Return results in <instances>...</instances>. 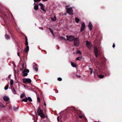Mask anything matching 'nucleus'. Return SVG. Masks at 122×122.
<instances>
[{"mask_svg":"<svg viewBox=\"0 0 122 122\" xmlns=\"http://www.w3.org/2000/svg\"><path fill=\"white\" fill-rule=\"evenodd\" d=\"M37 112L38 115L40 116L41 118H44L46 117V116L43 113V111L41 109L40 107H39L38 108Z\"/></svg>","mask_w":122,"mask_h":122,"instance_id":"obj_1","label":"nucleus"},{"mask_svg":"<svg viewBox=\"0 0 122 122\" xmlns=\"http://www.w3.org/2000/svg\"><path fill=\"white\" fill-rule=\"evenodd\" d=\"M69 6V5H67L66 6V9L67 10L66 12L71 15H73V10L72 8L71 7L68 8V7Z\"/></svg>","mask_w":122,"mask_h":122,"instance_id":"obj_2","label":"nucleus"},{"mask_svg":"<svg viewBox=\"0 0 122 122\" xmlns=\"http://www.w3.org/2000/svg\"><path fill=\"white\" fill-rule=\"evenodd\" d=\"M86 47L88 48L89 50H92V45L91 42L88 41H86Z\"/></svg>","mask_w":122,"mask_h":122,"instance_id":"obj_3","label":"nucleus"},{"mask_svg":"<svg viewBox=\"0 0 122 122\" xmlns=\"http://www.w3.org/2000/svg\"><path fill=\"white\" fill-rule=\"evenodd\" d=\"M66 37H67V40L70 41H73L75 38L74 36L72 35H66Z\"/></svg>","mask_w":122,"mask_h":122,"instance_id":"obj_4","label":"nucleus"},{"mask_svg":"<svg viewBox=\"0 0 122 122\" xmlns=\"http://www.w3.org/2000/svg\"><path fill=\"white\" fill-rule=\"evenodd\" d=\"M73 41L74 46H78L79 44V39L77 38H75Z\"/></svg>","mask_w":122,"mask_h":122,"instance_id":"obj_5","label":"nucleus"},{"mask_svg":"<svg viewBox=\"0 0 122 122\" xmlns=\"http://www.w3.org/2000/svg\"><path fill=\"white\" fill-rule=\"evenodd\" d=\"M94 49V53L95 54V55L96 57L97 58L98 57V55L99 53L97 46H95Z\"/></svg>","mask_w":122,"mask_h":122,"instance_id":"obj_6","label":"nucleus"},{"mask_svg":"<svg viewBox=\"0 0 122 122\" xmlns=\"http://www.w3.org/2000/svg\"><path fill=\"white\" fill-rule=\"evenodd\" d=\"M29 72V70L28 69H25L22 71V73L23 74H22V75L24 76H26L28 74L27 73H28Z\"/></svg>","mask_w":122,"mask_h":122,"instance_id":"obj_7","label":"nucleus"},{"mask_svg":"<svg viewBox=\"0 0 122 122\" xmlns=\"http://www.w3.org/2000/svg\"><path fill=\"white\" fill-rule=\"evenodd\" d=\"M2 16L4 20V22L5 23L7 21V16L6 14L5 13V14H2Z\"/></svg>","mask_w":122,"mask_h":122,"instance_id":"obj_8","label":"nucleus"},{"mask_svg":"<svg viewBox=\"0 0 122 122\" xmlns=\"http://www.w3.org/2000/svg\"><path fill=\"white\" fill-rule=\"evenodd\" d=\"M23 82L24 83H30L31 82V81L29 78H26L25 79H22Z\"/></svg>","mask_w":122,"mask_h":122,"instance_id":"obj_9","label":"nucleus"},{"mask_svg":"<svg viewBox=\"0 0 122 122\" xmlns=\"http://www.w3.org/2000/svg\"><path fill=\"white\" fill-rule=\"evenodd\" d=\"M85 27V25L84 23H83L81 25V27L80 31L82 32L84 30Z\"/></svg>","mask_w":122,"mask_h":122,"instance_id":"obj_10","label":"nucleus"},{"mask_svg":"<svg viewBox=\"0 0 122 122\" xmlns=\"http://www.w3.org/2000/svg\"><path fill=\"white\" fill-rule=\"evenodd\" d=\"M39 5L41 7V9L44 11H46V10H45L44 9V5H43L42 3H40L39 4Z\"/></svg>","mask_w":122,"mask_h":122,"instance_id":"obj_11","label":"nucleus"},{"mask_svg":"<svg viewBox=\"0 0 122 122\" xmlns=\"http://www.w3.org/2000/svg\"><path fill=\"white\" fill-rule=\"evenodd\" d=\"M88 27H89V30L90 31H91L92 30L93 28V26L91 22H90L89 23V25L88 26Z\"/></svg>","mask_w":122,"mask_h":122,"instance_id":"obj_12","label":"nucleus"},{"mask_svg":"<svg viewBox=\"0 0 122 122\" xmlns=\"http://www.w3.org/2000/svg\"><path fill=\"white\" fill-rule=\"evenodd\" d=\"M4 100L6 101H8L9 100V98L7 96H4L3 97Z\"/></svg>","mask_w":122,"mask_h":122,"instance_id":"obj_13","label":"nucleus"},{"mask_svg":"<svg viewBox=\"0 0 122 122\" xmlns=\"http://www.w3.org/2000/svg\"><path fill=\"white\" fill-rule=\"evenodd\" d=\"M69 109L70 110H71L72 112H75L76 111V109L74 107H70L69 108Z\"/></svg>","mask_w":122,"mask_h":122,"instance_id":"obj_14","label":"nucleus"},{"mask_svg":"<svg viewBox=\"0 0 122 122\" xmlns=\"http://www.w3.org/2000/svg\"><path fill=\"white\" fill-rule=\"evenodd\" d=\"M11 90L13 92H14V94H16L15 93L16 92L15 90V89H14V87L12 86L11 87Z\"/></svg>","mask_w":122,"mask_h":122,"instance_id":"obj_15","label":"nucleus"},{"mask_svg":"<svg viewBox=\"0 0 122 122\" xmlns=\"http://www.w3.org/2000/svg\"><path fill=\"white\" fill-rule=\"evenodd\" d=\"M38 6L37 4H36L34 6V9L35 10H37L38 9Z\"/></svg>","mask_w":122,"mask_h":122,"instance_id":"obj_16","label":"nucleus"},{"mask_svg":"<svg viewBox=\"0 0 122 122\" xmlns=\"http://www.w3.org/2000/svg\"><path fill=\"white\" fill-rule=\"evenodd\" d=\"M29 46H26V47L25 48L24 50L26 52H27L29 50Z\"/></svg>","mask_w":122,"mask_h":122,"instance_id":"obj_17","label":"nucleus"},{"mask_svg":"<svg viewBox=\"0 0 122 122\" xmlns=\"http://www.w3.org/2000/svg\"><path fill=\"white\" fill-rule=\"evenodd\" d=\"M34 69L36 71L38 70V68L37 67V64H35V66L33 65Z\"/></svg>","mask_w":122,"mask_h":122,"instance_id":"obj_18","label":"nucleus"},{"mask_svg":"<svg viewBox=\"0 0 122 122\" xmlns=\"http://www.w3.org/2000/svg\"><path fill=\"white\" fill-rule=\"evenodd\" d=\"M54 18L52 17H51V19L52 21L55 22L56 20V16L55 15L54 16Z\"/></svg>","mask_w":122,"mask_h":122,"instance_id":"obj_19","label":"nucleus"},{"mask_svg":"<svg viewBox=\"0 0 122 122\" xmlns=\"http://www.w3.org/2000/svg\"><path fill=\"white\" fill-rule=\"evenodd\" d=\"M5 36L6 39L7 40H9L10 39V36L6 34L5 35Z\"/></svg>","mask_w":122,"mask_h":122,"instance_id":"obj_20","label":"nucleus"},{"mask_svg":"<svg viewBox=\"0 0 122 122\" xmlns=\"http://www.w3.org/2000/svg\"><path fill=\"white\" fill-rule=\"evenodd\" d=\"M24 63H22V68L20 69V70L21 71H23L24 70V69L26 68V67H24Z\"/></svg>","mask_w":122,"mask_h":122,"instance_id":"obj_21","label":"nucleus"},{"mask_svg":"<svg viewBox=\"0 0 122 122\" xmlns=\"http://www.w3.org/2000/svg\"><path fill=\"white\" fill-rule=\"evenodd\" d=\"M71 64L72 66L73 67H76V64L74 62H71Z\"/></svg>","mask_w":122,"mask_h":122,"instance_id":"obj_22","label":"nucleus"},{"mask_svg":"<svg viewBox=\"0 0 122 122\" xmlns=\"http://www.w3.org/2000/svg\"><path fill=\"white\" fill-rule=\"evenodd\" d=\"M75 20L76 22L77 23H78L80 21V20L77 18H75Z\"/></svg>","mask_w":122,"mask_h":122,"instance_id":"obj_23","label":"nucleus"},{"mask_svg":"<svg viewBox=\"0 0 122 122\" xmlns=\"http://www.w3.org/2000/svg\"><path fill=\"white\" fill-rule=\"evenodd\" d=\"M22 101L24 102H27V98L26 97L25 98L22 99L21 100Z\"/></svg>","mask_w":122,"mask_h":122,"instance_id":"obj_24","label":"nucleus"},{"mask_svg":"<svg viewBox=\"0 0 122 122\" xmlns=\"http://www.w3.org/2000/svg\"><path fill=\"white\" fill-rule=\"evenodd\" d=\"M104 76L102 75H98V76L100 78H102L104 77Z\"/></svg>","mask_w":122,"mask_h":122,"instance_id":"obj_25","label":"nucleus"},{"mask_svg":"<svg viewBox=\"0 0 122 122\" xmlns=\"http://www.w3.org/2000/svg\"><path fill=\"white\" fill-rule=\"evenodd\" d=\"M5 107V106H4L0 102V108Z\"/></svg>","mask_w":122,"mask_h":122,"instance_id":"obj_26","label":"nucleus"},{"mask_svg":"<svg viewBox=\"0 0 122 122\" xmlns=\"http://www.w3.org/2000/svg\"><path fill=\"white\" fill-rule=\"evenodd\" d=\"M13 81L12 79H10V85H12L13 84Z\"/></svg>","mask_w":122,"mask_h":122,"instance_id":"obj_27","label":"nucleus"},{"mask_svg":"<svg viewBox=\"0 0 122 122\" xmlns=\"http://www.w3.org/2000/svg\"><path fill=\"white\" fill-rule=\"evenodd\" d=\"M27 100H28L29 101L31 102L32 101V100L31 98L30 97L27 98Z\"/></svg>","mask_w":122,"mask_h":122,"instance_id":"obj_28","label":"nucleus"},{"mask_svg":"<svg viewBox=\"0 0 122 122\" xmlns=\"http://www.w3.org/2000/svg\"><path fill=\"white\" fill-rule=\"evenodd\" d=\"M76 53L77 54H81L82 53L79 50H77L76 51Z\"/></svg>","mask_w":122,"mask_h":122,"instance_id":"obj_29","label":"nucleus"},{"mask_svg":"<svg viewBox=\"0 0 122 122\" xmlns=\"http://www.w3.org/2000/svg\"><path fill=\"white\" fill-rule=\"evenodd\" d=\"M49 29L50 32L52 34H53V31L50 28H49Z\"/></svg>","mask_w":122,"mask_h":122,"instance_id":"obj_30","label":"nucleus"},{"mask_svg":"<svg viewBox=\"0 0 122 122\" xmlns=\"http://www.w3.org/2000/svg\"><path fill=\"white\" fill-rule=\"evenodd\" d=\"M9 85H7L6 86H5L4 87V89L5 90H7L8 88L9 87Z\"/></svg>","mask_w":122,"mask_h":122,"instance_id":"obj_31","label":"nucleus"},{"mask_svg":"<svg viewBox=\"0 0 122 122\" xmlns=\"http://www.w3.org/2000/svg\"><path fill=\"white\" fill-rule=\"evenodd\" d=\"M59 39L62 40H65L66 39L65 38L62 36H60V37Z\"/></svg>","mask_w":122,"mask_h":122,"instance_id":"obj_32","label":"nucleus"},{"mask_svg":"<svg viewBox=\"0 0 122 122\" xmlns=\"http://www.w3.org/2000/svg\"><path fill=\"white\" fill-rule=\"evenodd\" d=\"M25 96V95L24 94H22L20 96V97L21 98H22L24 97V96Z\"/></svg>","mask_w":122,"mask_h":122,"instance_id":"obj_33","label":"nucleus"},{"mask_svg":"<svg viewBox=\"0 0 122 122\" xmlns=\"http://www.w3.org/2000/svg\"><path fill=\"white\" fill-rule=\"evenodd\" d=\"M89 69L90 70V74H92L93 73L92 69L91 68H89Z\"/></svg>","mask_w":122,"mask_h":122,"instance_id":"obj_34","label":"nucleus"},{"mask_svg":"<svg viewBox=\"0 0 122 122\" xmlns=\"http://www.w3.org/2000/svg\"><path fill=\"white\" fill-rule=\"evenodd\" d=\"M34 1V4H35L36 2H39L41 0H33Z\"/></svg>","mask_w":122,"mask_h":122,"instance_id":"obj_35","label":"nucleus"},{"mask_svg":"<svg viewBox=\"0 0 122 122\" xmlns=\"http://www.w3.org/2000/svg\"><path fill=\"white\" fill-rule=\"evenodd\" d=\"M57 80L59 81H61L62 80V79L60 77H59L57 78Z\"/></svg>","mask_w":122,"mask_h":122,"instance_id":"obj_36","label":"nucleus"},{"mask_svg":"<svg viewBox=\"0 0 122 122\" xmlns=\"http://www.w3.org/2000/svg\"><path fill=\"white\" fill-rule=\"evenodd\" d=\"M28 40L25 41V45H26L28 46Z\"/></svg>","mask_w":122,"mask_h":122,"instance_id":"obj_37","label":"nucleus"},{"mask_svg":"<svg viewBox=\"0 0 122 122\" xmlns=\"http://www.w3.org/2000/svg\"><path fill=\"white\" fill-rule=\"evenodd\" d=\"M37 100L38 102H40V98L39 97H38L37 98Z\"/></svg>","mask_w":122,"mask_h":122,"instance_id":"obj_38","label":"nucleus"},{"mask_svg":"<svg viewBox=\"0 0 122 122\" xmlns=\"http://www.w3.org/2000/svg\"><path fill=\"white\" fill-rule=\"evenodd\" d=\"M13 109L14 110L16 111L17 110L18 108L16 107H14Z\"/></svg>","mask_w":122,"mask_h":122,"instance_id":"obj_39","label":"nucleus"},{"mask_svg":"<svg viewBox=\"0 0 122 122\" xmlns=\"http://www.w3.org/2000/svg\"><path fill=\"white\" fill-rule=\"evenodd\" d=\"M76 77H77L78 78H80L81 77V76L80 75H78L77 74H76Z\"/></svg>","mask_w":122,"mask_h":122,"instance_id":"obj_40","label":"nucleus"},{"mask_svg":"<svg viewBox=\"0 0 122 122\" xmlns=\"http://www.w3.org/2000/svg\"><path fill=\"white\" fill-rule=\"evenodd\" d=\"M80 57H77L76 59V60H80Z\"/></svg>","mask_w":122,"mask_h":122,"instance_id":"obj_41","label":"nucleus"},{"mask_svg":"<svg viewBox=\"0 0 122 122\" xmlns=\"http://www.w3.org/2000/svg\"><path fill=\"white\" fill-rule=\"evenodd\" d=\"M20 46H19L18 48V52H19L20 51Z\"/></svg>","mask_w":122,"mask_h":122,"instance_id":"obj_42","label":"nucleus"},{"mask_svg":"<svg viewBox=\"0 0 122 122\" xmlns=\"http://www.w3.org/2000/svg\"><path fill=\"white\" fill-rule=\"evenodd\" d=\"M11 36L15 40V37L14 36H13L12 35H11Z\"/></svg>","mask_w":122,"mask_h":122,"instance_id":"obj_43","label":"nucleus"},{"mask_svg":"<svg viewBox=\"0 0 122 122\" xmlns=\"http://www.w3.org/2000/svg\"><path fill=\"white\" fill-rule=\"evenodd\" d=\"M25 41L28 40L27 39L26 36H25Z\"/></svg>","mask_w":122,"mask_h":122,"instance_id":"obj_44","label":"nucleus"},{"mask_svg":"<svg viewBox=\"0 0 122 122\" xmlns=\"http://www.w3.org/2000/svg\"><path fill=\"white\" fill-rule=\"evenodd\" d=\"M79 116V117L81 118H82V116H81V115H80Z\"/></svg>","mask_w":122,"mask_h":122,"instance_id":"obj_45","label":"nucleus"},{"mask_svg":"<svg viewBox=\"0 0 122 122\" xmlns=\"http://www.w3.org/2000/svg\"><path fill=\"white\" fill-rule=\"evenodd\" d=\"M115 47V45L114 44H113L112 46V47L113 48H114Z\"/></svg>","mask_w":122,"mask_h":122,"instance_id":"obj_46","label":"nucleus"},{"mask_svg":"<svg viewBox=\"0 0 122 122\" xmlns=\"http://www.w3.org/2000/svg\"><path fill=\"white\" fill-rule=\"evenodd\" d=\"M20 53L19 52H18L17 53V55L19 56H20Z\"/></svg>","mask_w":122,"mask_h":122,"instance_id":"obj_47","label":"nucleus"},{"mask_svg":"<svg viewBox=\"0 0 122 122\" xmlns=\"http://www.w3.org/2000/svg\"><path fill=\"white\" fill-rule=\"evenodd\" d=\"M11 76V75H9L8 77L9 78H10V77Z\"/></svg>","mask_w":122,"mask_h":122,"instance_id":"obj_48","label":"nucleus"},{"mask_svg":"<svg viewBox=\"0 0 122 122\" xmlns=\"http://www.w3.org/2000/svg\"><path fill=\"white\" fill-rule=\"evenodd\" d=\"M44 105H45V106H46V103L45 102H44Z\"/></svg>","mask_w":122,"mask_h":122,"instance_id":"obj_49","label":"nucleus"},{"mask_svg":"<svg viewBox=\"0 0 122 122\" xmlns=\"http://www.w3.org/2000/svg\"><path fill=\"white\" fill-rule=\"evenodd\" d=\"M55 92L56 93H58V91L56 90Z\"/></svg>","mask_w":122,"mask_h":122,"instance_id":"obj_50","label":"nucleus"},{"mask_svg":"<svg viewBox=\"0 0 122 122\" xmlns=\"http://www.w3.org/2000/svg\"><path fill=\"white\" fill-rule=\"evenodd\" d=\"M48 0H42L43 1H47Z\"/></svg>","mask_w":122,"mask_h":122,"instance_id":"obj_51","label":"nucleus"},{"mask_svg":"<svg viewBox=\"0 0 122 122\" xmlns=\"http://www.w3.org/2000/svg\"><path fill=\"white\" fill-rule=\"evenodd\" d=\"M57 121L58 122H59V117H57Z\"/></svg>","mask_w":122,"mask_h":122,"instance_id":"obj_52","label":"nucleus"},{"mask_svg":"<svg viewBox=\"0 0 122 122\" xmlns=\"http://www.w3.org/2000/svg\"><path fill=\"white\" fill-rule=\"evenodd\" d=\"M104 64V66H105V63H104V64Z\"/></svg>","mask_w":122,"mask_h":122,"instance_id":"obj_53","label":"nucleus"},{"mask_svg":"<svg viewBox=\"0 0 122 122\" xmlns=\"http://www.w3.org/2000/svg\"><path fill=\"white\" fill-rule=\"evenodd\" d=\"M64 121H66V120L65 119H64Z\"/></svg>","mask_w":122,"mask_h":122,"instance_id":"obj_54","label":"nucleus"},{"mask_svg":"<svg viewBox=\"0 0 122 122\" xmlns=\"http://www.w3.org/2000/svg\"><path fill=\"white\" fill-rule=\"evenodd\" d=\"M44 84H46V83H44Z\"/></svg>","mask_w":122,"mask_h":122,"instance_id":"obj_55","label":"nucleus"},{"mask_svg":"<svg viewBox=\"0 0 122 122\" xmlns=\"http://www.w3.org/2000/svg\"><path fill=\"white\" fill-rule=\"evenodd\" d=\"M54 90H56L55 89H54Z\"/></svg>","mask_w":122,"mask_h":122,"instance_id":"obj_56","label":"nucleus"},{"mask_svg":"<svg viewBox=\"0 0 122 122\" xmlns=\"http://www.w3.org/2000/svg\"><path fill=\"white\" fill-rule=\"evenodd\" d=\"M94 76H95V74H94Z\"/></svg>","mask_w":122,"mask_h":122,"instance_id":"obj_57","label":"nucleus"},{"mask_svg":"<svg viewBox=\"0 0 122 122\" xmlns=\"http://www.w3.org/2000/svg\"><path fill=\"white\" fill-rule=\"evenodd\" d=\"M9 122V121H8V122Z\"/></svg>","mask_w":122,"mask_h":122,"instance_id":"obj_58","label":"nucleus"}]
</instances>
